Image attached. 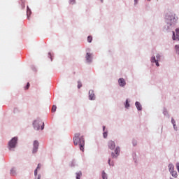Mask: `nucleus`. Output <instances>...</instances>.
<instances>
[{"instance_id": "nucleus-1", "label": "nucleus", "mask_w": 179, "mask_h": 179, "mask_svg": "<svg viewBox=\"0 0 179 179\" xmlns=\"http://www.w3.org/2000/svg\"><path fill=\"white\" fill-rule=\"evenodd\" d=\"M73 143L75 146H80V150L85 152V138L80 136V133H76L73 137Z\"/></svg>"}, {"instance_id": "nucleus-2", "label": "nucleus", "mask_w": 179, "mask_h": 179, "mask_svg": "<svg viewBox=\"0 0 179 179\" xmlns=\"http://www.w3.org/2000/svg\"><path fill=\"white\" fill-rule=\"evenodd\" d=\"M17 143V138L16 137L13 138L8 142V149L11 150L12 149H15L16 148V144Z\"/></svg>"}, {"instance_id": "nucleus-3", "label": "nucleus", "mask_w": 179, "mask_h": 179, "mask_svg": "<svg viewBox=\"0 0 179 179\" xmlns=\"http://www.w3.org/2000/svg\"><path fill=\"white\" fill-rule=\"evenodd\" d=\"M156 57H157V59L155 57H152L151 58V62L152 63L155 62L157 66H160V65L159 64V61H160V55H157Z\"/></svg>"}, {"instance_id": "nucleus-4", "label": "nucleus", "mask_w": 179, "mask_h": 179, "mask_svg": "<svg viewBox=\"0 0 179 179\" xmlns=\"http://www.w3.org/2000/svg\"><path fill=\"white\" fill-rule=\"evenodd\" d=\"M108 148L110 149V150H114V149H115V142L113 141L112 140H110L108 142Z\"/></svg>"}, {"instance_id": "nucleus-5", "label": "nucleus", "mask_w": 179, "mask_h": 179, "mask_svg": "<svg viewBox=\"0 0 179 179\" xmlns=\"http://www.w3.org/2000/svg\"><path fill=\"white\" fill-rule=\"evenodd\" d=\"M166 19H168L169 20H171L170 22H168V23L170 24V26H171L172 24H174V23H176V22L177 21V20H176V17H174V16H166Z\"/></svg>"}, {"instance_id": "nucleus-6", "label": "nucleus", "mask_w": 179, "mask_h": 179, "mask_svg": "<svg viewBox=\"0 0 179 179\" xmlns=\"http://www.w3.org/2000/svg\"><path fill=\"white\" fill-rule=\"evenodd\" d=\"M120 147H117L115 150V154L114 152L111 153L112 157H117L120 155Z\"/></svg>"}, {"instance_id": "nucleus-7", "label": "nucleus", "mask_w": 179, "mask_h": 179, "mask_svg": "<svg viewBox=\"0 0 179 179\" xmlns=\"http://www.w3.org/2000/svg\"><path fill=\"white\" fill-rule=\"evenodd\" d=\"M176 33L174 31H173L172 38H173V40H179V29L177 28L176 29Z\"/></svg>"}, {"instance_id": "nucleus-8", "label": "nucleus", "mask_w": 179, "mask_h": 179, "mask_svg": "<svg viewBox=\"0 0 179 179\" xmlns=\"http://www.w3.org/2000/svg\"><path fill=\"white\" fill-rule=\"evenodd\" d=\"M38 141H34V148H33V153H36L37 150H38Z\"/></svg>"}, {"instance_id": "nucleus-9", "label": "nucleus", "mask_w": 179, "mask_h": 179, "mask_svg": "<svg viewBox=\"0 0 179 179\" xmlns=\"http://www.w3.org/2000/svg\"><path fill=\"white\" fill-rule=\"evenodd\" d=\"M118 84H119V86L124 87V86H125V85H127V83L125 82V80L124 78H120L118 80Z\"/></svg>"}, {"instance_id": "nucleus-10", "label": "nucleus", "mask_w": 179, "mask_h": 179, "mask_svg": "<svg viewBox=\"0 0 179 179\" xmlns=\"http://www.w3.org/2000/svg\"><path fill=\"white\" fill-rule=\"evenodd\" d=\"M89 97H90V100H94V99H96L94 97V91L92 90L89 91Z\"/></svg>"}, {"instance_id": "nucleus-11", "label": "nucleus", "mask_w": 179, "mask_h": 179, "mask_svg": "<svg viewBox=\"0 0 179 179\" xmlns=\"http://www.w3.org/2000/svg\"><path fill=\"white\" fill-rule=\"evenodd\" d=\"M85 58L86 61H87L88 62H92V54L87 53Z\"/></svg>"}, {"instance_id": "nucleus-12", "label": "nucleus", "mask_w": 179, "mask_h": 179, "mask_svg": "<svg viewBox=\"0 0 179 179\" xmlns=\"http://www.w3.org/2000/svg\"><path fill=\"white\" fill-rule=\"evenodd\" d=\"M135 104H136V108H137L139 111H141V110H142V105H141V103H139L138 101H136Z\"/></svg>"}, {"instance_id": "nucleus-13", "label": "nucleus", "mask_w": 179, "mask_h": 179, "mask_svg": "<svg viewBox=\"0 0 179 179\" xmlns=\"http://www.w3.org/2000/svg\"><path fill=\"white\" fill-rule=\"evenodd\" d=\"M169 169L170 173H171V171H174V165L170 164L169 165Z\"/></svg>"}, {"instance_id": "nucleus-14", "label": "nucleus", "mask_w": 179, "mask_h": 179, "mask_svg": "<svg viewBox=\"0 0 179 179\" xmlns=\"http://www.w3.org/2000/svg\"><path fill=\"white\" fill-rule=\"evenodd\" d=\"M80 177H82V172L79 171L76 173V179H80Z\"/></svg>"}, {"instance_id": "nucleus-15", "label": "nucleus", "mask_w": 179, "mask_h": 179, "mask_svg": "<svg viewBox=\"0 0 179 179\" xmlns=\"http://www.w3.org/2000/svg\"><path fill=\"white\" fill-rule=\"evenodd\" d=\"M171 176H172L173 177H175V178H177V171H171Z\"/></svg>"}, {"instance_id": "nucleus-16", "label": "nucleus", "mask_w": 179, "mask_h": 179, "mask_svg": "<svg viewBox=\"0 0 179 179\" xmlns=\"http://www.w3.org/2000/svg\"><path fill=\"white\" fill-rule=\"evenodd\" d=\"M102 178L103 179H107V174H106V172L102 171Z\"/></svg>"}, {"instance_id": "nucleus-17", "label": "nucleus", "mask_w": 179, "mask_h": 179, "mask_svg": "<svg viewBox=\"0 0 179 179\" xmlns=\"http://www.w3.org/2000/svg\"><path fill=\"white\" fill-rule=\"evenodd\" d=\"M57 111V106L53 105L52 108V113H55Z\"/></svg>"}, {"instance_id": "nucleus-18", "label": "nucleus", "mask_w": 179, "mask_h": 179, "mask_svg": "<svg viewBox=\"0 0 179 179\" xmlns=\"http://www.w3.org/2000/svg\"><path fill=\"white\" fill-rule=\"evenodd\" d=\"M93 40V37H92V36H89L87 37V41L88 43H92V41Z\"/></svg>"}, {"instance_id": "nucleus-19", "label": "nucleus", "mask_w": 179, "mask_h": 179, "mask_svg": "<svg viewBox=\"0 0 179 179\" xmlns=\"http://www.w3.org/2000/svg\"><path fill=\"white\" fill-rule=\"evenodd\" d=\"M31 13V10H30V8H29V7H27V16H29V15H30Z\"/></svg>"}, {"instance_id": "nucleus-20", "label": "nucleus", "mask_w": 179, "mask_h": 179, "mask_svg": "<svg viewBox=\"0 0 179 179\" xmlns=\"http://www.w3.org/2000/svg\"><path fill=\"white\" fill-rule=\"evenodd\" d=\"M38 124L37 121L34 122V128H36V129H40V127H36V124Z\"/></svg>"}, {"instance_id": "nucleus-21", "label": "nucleus", "mask_w": 179, "mask_h": 179, "mask_svg": "<svg viewBox=\"0 0 179 179\" xmlns=\"http://www.w3.org/2000/svg\"><path fill=\"white\" fill-rule=\"evenodd\" d=\"M11 176H15L16 174V171H15L13 169L10 171Z\"/></svg>"}, {"instance_id": "nucleus-22", "label": "nucleus", "mask_w": 179, "mask_h": 179, "mask_svg": "<svg viewBox=\"0 0 179 179\" xmlns=\"http://www.w3.org/2000/svg\"><path fill=\"white\" fill-rule=\"evenodd\" d=\"M30 87V83H27V86L24 87V90H29Z\"/></svg>"}, {"instance_id": "nucleus-23", "label": "nucleus", "mask_w": 179, "mask_h": 179, "mask_svg": "<svg viewBox=\"0 0 179 179\" xmlns=\"http://www.w3.org/2000/svg\"><path fill=\"white\" fill-rule=\"evenodd\" d=\"M175 48H176V52H178V54H179V45H176L175 46Z\"/></svg>"}, {"instance_id": "nucleus-24", "label": "nucleus", "mask_w": 179, "mask_h": 179, "mask_svg": "<svg viewBox=\"0 0 179 179\" xmlns=\"http://www.w3.org/2000/svg\"><path fill=\"white\" fill-rule=\"evenodd\" d=\"M80 87H82V83H80V81L78 82V89H80Z\"/></svg>"}, {"instance_id": "nucleus-25", "label": "nucleus", "mask_w": 179, "mask_h": 179, "mask_svg": "<svg viewBox=\"0 0 179 179\" xmlns=\"http://www.w3.org/2000/svg\"><path fill=\"white\" fill-rule=\"evenodd\" d=\"M129 107V103L128 102V99L126 100V104H125V108H128Z\"/></svg>"}, {"instance_id": "nucleus-26", "label": "nucleus", "mask_w": 179, "mask_h": 179, "mask_svg": "<svg viewBox=\"0 0 179 179\" xmlns=\"http://www.w3.org/2000/svg\"><path fill=\"white\" fill-rule=\"evenodd\" d=\"M103 138H107V136H108V133H107V131H104L103 132Z\"/></svg>"}, {"instance_id": "nucleus-27", "label": "nucleus", "mask_w": 179, "mask_h": 179, "mask_svg": "<svg viewBox=\"0 0 179 179\" xmlns=\"http://www.w3.org/2000/svg\"><path fill=\"white\" fill-rule=\"evenodd\" d=\"M108 164L109 166H114V163L113 162L111 163V159H108Z\"/></svg>"}, {"instance_id": "nucleus-28", "label": "nucleus", "mask_w": 179, "mask_h": 179, "mask_svg": "<svg viewBox=\"0 0 179 179\" xmlns=\"http://www.w3.org/2000/svg\"><path fill=\"white\" fill-rule=\"evenodd\" d=\"M40 167H41V165L40 164H38L36 169L40 170Z\"/></svg>"}, {"instance_id": "nucleus-29", "label": "nucleus", "mask_w": 179, "mask_h": 179, "mask_svg": "<svg viewBox=\"0 0 179 179\" xmlns=\"http://www.w3.org/2000/svg\"><path fill=\"white\" fill-rule=\"evenodd\" d=\"M37 170H38V169H36L35 171H34V176H37Z\"/></svg>"}, {"instance_id": "nucleus-30", "label": "nucleus", "mask_w": 179, "mask_h": 179, "mask_svg": "<svg viewBox=\"0 0 179 179\" xmlns=\"http://www.w3.org/2000/svg\"><path fill=\"white\" fill-rule=\"evenodd\" d=\"M41 129H44V123H43V125L41 126Z\"/></svg>"}, {"instance_id": "nucleus-31", "label": "nucleus", "mask_w": 179, "mask_h": 179, "mask_svg": "<svg viewBox=\"0 0 179 179\" xmlns=\"http://www.w3.org/2000/svg\"><path fill=\"white\" fill-rule=\"evenodd\" d=\"M103 131H106V126L103 127Z\"/></svg>"}, {"instance_id": "nucleus-32", "label": "nucleus", "mask_w": 179, "mask_h": 179, "mask_svg": "<svg viewBox=\"0 0 179 179\" xmlns=\"http://www.w3.org/2000/svg\"><path fill=\"white\" fill-rule=\"evenodd\" d=\"M135 3H138V0H134Z\"/></svg>"}, {"instance_id": "nucleus-33", "label": "nucleus", "mask_w": 179, "mask_h": 179, "mask_svg": "<svg viewBox=\"0 0 179 179\" xmlns=\"http://www.w3.org/2000/svg\"><path fill=\"white\" fill-rule=\"evenodd\" d=\"M172 122H173V124H174V120H172Z\"/></svg>"}, {"instance_id": "nucleus-34", "label": "nucleus", "mask_w": 179, "mask_h": 179, "mask_svg": "<svg viewBox=\"0 0 179 179\" xmlns=\"http://www.w3.org/2000/svg\"><path fill=\"white\" fill-rule=\"evenodd\" d=\"M40 178H41V176H38V179H40Z\"/></svg>"}, {"instance_id": "nucleus-35", "label": "nucleus", "mask_w": 179, "mask_h": 179, "mask_svg": "<svg viewBox=\"0 0 179 179\" xmlns=\"http://www.w3.org/2000/svg\"><path fill=\"white\" fill-rule=\"evenodd\" d=\"M101 2H103V0H101Z\"/></svg>"}, {"instance_id": "nucleus-36", "label": "nucleus", "mask_w": 179, "mask_h": 179, "mask_svg": "<svg viewBox=\"0 0 179 179\" xmlns=\"http://www.w3.org/2000/svg\"><path fill=\"white\" fill-rule=\"evenodd\" d=\"M148 1H150V0H148Z\"/></svg>"}, {"instance_id": "nucleus-37", "label": "nucleus", "mask_w": 179, "mask_h": 179, "mask_svg": "<svg viewBox=\"0 0 179 179\" xmlns=\"http://www.w3.org/2000/svg\"><path fill=\"white\" fill-rule=\"evenodd\" d=\"M73 1H74V0H72Z\"/></svg>"}]
</instances>
